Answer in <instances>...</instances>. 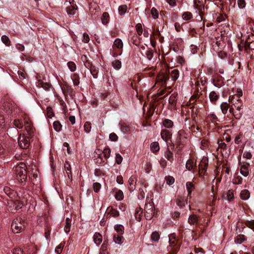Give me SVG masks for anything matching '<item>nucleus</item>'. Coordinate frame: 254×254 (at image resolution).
<instances>
[{
	"label": "nucleus",
	"instance_id": "obj_42",
	"mask_svg": "<svg viewBox=\"0 0 254 254\" xmlns=\"http://www.w3.org/2000/svg\"><path fill=\"white\" fill-rule=\"evenodd\" d=\"M127 5H122L119 7V12L121 15H123L127 12Z\"/></svg>",
	"mask_w": 254,
	"mask_h": 254
},
{
	"label": "nucleus",
	"instance_id": "obj_56",
	"mask_svg": "<svg viewBox=\"0 0 254 254\" xmlns=\"http://www.w3.org/2000/svg\"><path fill=\"white\" fill-rule=\"evenodd\" d=\"M84 127L86 132H89L91 128V124L89 122H86L84 124Z\"/></svg>",
	"mask_w": 254,
	"mask_h": 254
},
{
	"label": "nucleus",
	"instance_id": "obj_46",
	"mask_svg": "<svg viewBox=\"0 0 254 254\" xmlns=\"http://www.w3.org/2000/svg\"><path fill=\"white\" fill-rule=\"evenodd\" d=\"M227 199L229 201H231L234 199V191L232 190H229L226 194Z\"/></svg>",
	"mask_w": 254,
	"mask_h": 254
},
{
	"label": "nucleus",
	"instance_id": "obj_43",
	"mask_svg": "<svg viewBox=\"0 0 254 254\" xmlns=\"http://www.w3.org/2000/svg\"><path fill=\"white\" fill-rule=\"evenodd\" d=\"M112 65L114 68L119 69L121 68L122 63L120 61L116 60L112 62Z\"/></svg>",
	"mask_w": 254,
	"mask_h": 254
},
{
	"label": "nucleus",
	"instance_id": "obj_27",
	"mask_svg": "<svg viewBox=\"0 0 254 254\" xmlns=\"http://www.w3.org/2000/svg\"><path fill=\"white\" fill-rule=\"evenodd\" d=\"M151 150L152 152H158L160 149L159 145L158 142H153L150 145Z\"/></svg>",
	"mask_w": 254,
	"mask_h": 254
},
{
	"label": "nucleus",
	"instance_id": "obj_39",
	"mask_svg": "<svg viewBox=\"0 0 254 254\" xmlns=\"http://www.w3.org/2000/svg\"><path fill=\"white\" fill-rule=\"evenodd\" d=\"M186 187L188 190V195H190L194 188L193 184L191 182H187L186 183Z\"/></svg>",
	"mask_w": 254,
	"mask_h": 254
},
{
	"label": "nucleus",
	"instance_id": "obj_45",
	"mask_svg": "<svg viewBox=\"0 0 254 254\" xmlns=\"http://www.w3.org/2000/svg\"><path fill=\"white\" fill-rule=\"evenodd\" d=\"M3 190L5 194H6L8 196L10 197H12V195L14 192L13 190L10 189L9 187H5L3 189Z\"/></svg>",
	"mask_w": 254,
	"mask_h": 254
},
{
	"label": "nucleus",
	"instance_id": "obj_37",
	"mask_svg": "<svg viewBox=\"0 0 254 254\" xmlns=\"http://www.w3.org/2000/svg\"><path fill=\"white\" fill-rule=\"evenodd\" d=\"M192 17V14L191 12L187 11L183 13L182 14V18L184 20H189Z\"/></svg>",
	"mask_w": 254,
	"mask_h": 254
},
{
	"label": "nucleus",
	"instance_id": "obj_62",
	"mask_svg": "<svg viewBox=\"0 0 254 254\" xmlns=\"http://www.w3.org/2000/svg\"><path fill=\"white\" fill-rule=\"evenodd\" d=\"M109 213L114 217H118L119 216V211L113 208H111L110 210Z\"/></svg>",
	"mask_w": 254,
	"mask_h": 254
},
{
	"label": "nucleus",
	"instance_id": "obj_8",
	"mask_svg": "<svg viewBox=\"0 0 254 254\" xmlns=\"http://www.w3.org/2000/svg\"><path fill=\"white\" fill-rule=\"evenodd\" d=\"M179 249V246L175 240H170V245L168 247V251L172 254H175Z\"/></svg>",
	"mask_w": 254,
	"mask_h": 254
},
{
	"label": "nucleus",
	"instance_id": "obj_23",
	"mask_svg": "<svg viewBox=\"0 0 254 254\" xmlns=\"http://www.w3.org/2000/svg\"><path fill=\"white\" fill-rule=\"evenodd\" d=\"M71 225V220L69 218H66L65 219V224L64 227V230L66 233L69 232L70 230V226Z\"/></svg>",
	"mask_w": 254,
	"mask_h": 254
},
{
	"label": "nucleus",
	"instance_id": "obj_44",
	"mask_svg": "<svg viewBox=\"0 0 254 254\" xmlns=\"http://www.w3.org/2000/svg\"><path fill=\"white\" fill-rule=\"evenodd\" d=\"M65 245V242L61 243L59 246H58L55 249V252L58 254H60L62 250Z\"/></svg>",
	"mask_w": 254,
	"mask_h": 254
},
{
	"label": "nucleus",
	"instance_id": "obj_16",
	"mask_svg": "<svg viewBox=\"0 0 254 254\" xmlns=\"http://www.w3.org/2000/svg\"><path fill=\"white\" fill-rule=\"evenodd\" d=\"M64 169L66 171V173L67 175L68 178L71 180L72 179V174L71 171V167L68 161H65L64 165Z\"/></svg>",
	"mask_w": 254,
	"mask_h": 254
},
{
	"label": "nucleus",
	"instance_id": "obj_58",
	"mask_svg": "<svg viewBox=\"0 0 254 254\" xmlns=\"http://www.w3.org/2000/svg\"><path fill=\"white\" fill-rule=\"evenodd\" d=\"M2 42L6 45L8 46L10 44V40L9 38L6 35H2L1 38Z\"/></svg>",
	"mask_w": 254,
	"mask_h": 254
},
{
	"label": "nucleus",
	"instance_id": "obj_4",
	"mask_svg": "<svg viewBox=\"0 0 254 254\" xmlns=\"http://www.w3.org/2000/svg\"><path fill=\"white\" fill-rule=\"evenodd\" d=\"M33 137L27 135H20L18 142L19 146L22 149H27L29 147L30 140Z\"/></svg>",
	"mask_w": 254,
	"mask_h": 254
},
{
	"label": "nucleus",
	"instance_id": "obj_38",
	"mask_svg": "<svg viewBox=\"0 0 254 254\" xmlns=\"http://www.w3.org/2000/svg\"><path fill=\"white\" fill-rule=\"evenodd\" d=\"M114 46L118 49L122 48L123 46L122 41L120 39H116L114 43Z\"/></svg>",
	"mask_w": 254,
	"mask_h": 254
},
{
	"label": "nucleus",
	"instance_id": "obj_22",
	"mask_svg": "<svg viewBox=\"0 0 254 254\" xmlns=\"http://www.w3.org/2000/svg\"><path fill=\"white\" fill-rule=\"evenodd\" d=\"M124 238L121 235H114L113 237V241L114 242L119 245H121L124 241Z\"/></svg>",
	"mask_w": 254,
	"mask_h": 254
},
{
	"label": "nucleus",
	"instance_id": "obj_59",
	"mask_svg": "<svg viewBox=\"0 0 254 254\" xmlns=\"http://www.w3.org/2000/svg\"><path fill=\"white\" fill-rule=\"evenodd\" d=\"M47 115L49 118H52L54 116V114L53 109L51 107H48L47 108Z\"/></svg>",
	"mask_w": 254,
	"mask_h": 254
},
{
	"label": "nucleus",
	"instance_id": "obj_11",
	"mask_svg": "<svg viewBox=\"0 0 254 254\" xmlns=\"http://www.w3.org/2000/svg\"><path fill=\"white\" fill-rule=\"evenodd\" d=\"M136 183V177L134 176H131L128 180V190L130 191H132L135 189Z\"/></svg>",
	"mask_w": 254,
	"mask_h": 254
},
{
	"label": "nucleus",
	"instance_id": "obj_28",
	"mask_svg": "<svg viewBox=\"0 0 254 254\" xmlns=\"http://www.w3.org/2000/svg\"><path fill=\"white\" fill-rule=\"evenodd\" d=\"M71 79L73 81V84L75 86H77L79 85V77L78 74L73 73L71 76Z\"/></svg>",
	"mask_w": 254,
	"mask_h": 254
},
{
	"label": "nucleus",
	"instance_id": "obj_30",
	"mask_svg": "<svg viewBox=\"0 0 254 254\" xmlns=\"http://www.w3.org/2000/svg\"><path fill=\"white\" fill-rule=\"evenodd\" d=\"M115 229L119 235H122L124 233V227L121 224H117L114 227Z\"/></svg>",
	"mask_w": 254,
	"mask_h": 254
},
{
	"label": "nucleus",
	"instance_id": "obj_2",
	"mask_svg": "<svg viewBox=\"0 0 254 254\" xmlns=\"http://www.w3.org/2000/svg\"><path fill=\"white\" fill-rule=\"evenodd\" d=\"M25 221L21 218L15 219L11 224V229L13 233H18L23 230L25 226Z\"/></svg>",
	"mask_w": 254,
	"mask_h": 254
},
{
	"label": "nucleus",
	"instance_id": "obj_19",
	"mask_svg": "<svg viewBox=\"0 0 254 254\" xmlns=\"http://www.w3.org/2000/svg\"><path fill=\"white\" fill-rule=\"evenodd\" d=\"M77 8V7L76 5L73 6L70 5L69 6L67 7L66 12L68 15L69 16H72L74 15L76 13V10Z\"/></svg>",
	"mask_w": 254,
	"mask_h": 254
},
{
	"label": "nucleus",
	"instance_id": "obj_51",
	"mask_svg": "<svg viewBox=\"0 0 254 254\" xmlns=\"http://www.w3.org/2000/svg\"><path fill=\"white\" fill-rule=\"evenodd\" d=\"M243 115V112L241 111V110L238 111L236 110V111L234 112V113L233 115L234 118H235L236 120H239Z\"/></svg>",
	"mask_w": 254,
	"mask_h": 254
},
{
	"label": "nucleus",
	"instance_id": "obj_20",
	"mask_svg": "<svg viewBox=\"0 0 254 254\" xmlns=\"http://www.w3.org/2000/svg\"><path fill=\"white\" fill-rule=\"evenodd\" d=\"M240 197L243 200H246L250 197V192L248 190H243L240 193Z\"/></svg>",
	"mask_w": 254,
	"mask_h": 254
},
{
	"label": "nucleus",
	"instance_id": "obj_25",
	"mask_svg": "<svg viewBox=\"0 0 254 254\" xmlns=\"http://www.w3.org/2000/svg\"><path fill=\"white\" fill-rule=\"evenodd\" d=\"M169 74H170L172 80L173 81L176 80L179 76V72L176 69L172 70L170 72H169Z\"/></svg>",
	"mask_w": 254,
	"mask_h": 254
},
{
	"label": "nucleus",
	"instance_id": "obj_32",
	"mask_svg": "<svg viewBox=\"0 0 254 254\" xmlns=\"http://www.w3.org/2000/svg\"><path fill=\"white\" fill-rule=\"evenodd\" d=\"M165 156L166 158L169 161L172 162L173 159V153L168 148L167 150L165 153Z\"/></svg>",
	"mask_w": 254,
	"mask_h": 254
},
{
	"label": "nucleus",
	"instance_id": "obj_6",
	"mask_svg": "<svg viewBox=\"0 0 254 254\" xmlns=\"http://www.w3.org/2000/svg\"><path fill=\"white\" fill-rule=\"evenodd\" d=\"M208 159L203 157L198 165V173L200 176H203L205 172L206 171V167L208 165Z\"/></svg>",
	"mask_w": 254,
	"mask_h": 254
},
{
	"label": "nucleus",
	"instance_id": "obj_33",
	"mask_svg": "<svg viewBox=\"0 0 254 254\" xmlns=\"http://www.w3.org/2000/svg\"><path fill=\"white\" fill-rule=\"evenodd\" d=\"M163 126L166 128H171L173 126V122L169 119H165L163 122Z\"/></svg>",
	"mask_w": 254,
	"mask_h": 254
},
{
	"label": "nucleus",
	"instance_id": "obj_17",
	"mask_svg": "<svg viewBox=\"0 0 254 254\" xmlns=\"http://www.w3.org/2000/svg\"><path fill=\"white\" fill-rule=\"evenodd\" d=\"M198 217L195 214L190 215L188 219V222L190 225H196L198 224Z\"/></svg>",
	"mask_w": 254,
	"mask_h": 254
},
{
	"label": "nucleus",
	"instance_id": "obj_7",
	"mask_svg": "<svg viewBox=\"0 0 254 254\" xmlns=\"http://www.w3.org/2000/svg\"><path fill=\"white\" fill-rule=\"evenodd\" d=\"M24 126L27 133V135L33 137L34 134L35 128L33 127L31 121L27 119H25Z\"/></svg>",
	"mask_w": 254,
	"mask_h": 254
},
{
	"label": "nucleus",
	"instance_id": "obj_21",
	"mask_svg": "<svg viewBox=\"0 0 254 254\" xmlns=\"http://www.w3.org/2000/svg\"><path fill=\"white\" fill-rule=\"evenodd\" d=\"M176 203L177 205L180 207L185 206V204L187 203V202L185 200V198L183 196L178 195L177 198Z\"/></svg>",
	"mask_w": 254,
	"mask_h": 254
},
{
	"label": "nucleus",
	"instance_id": "obj_3",
	"mask_svg": "<svg viewBox=\"0 0 254 254\" xmlns=\"http://www.w3.org/2000/svg\"><path fill=\"white\" fill-rule=\"evenodd\" d=\"M242 96V92L241 91L238 94H235L232 97H230L229 101L231 102L232 106L236 108V110L239 111L243 108V103L240 99V97Z\"/></svg>",
	"mask_w": 254,
	"mask_h": 254
},
{
	"label": "nucleus",
	"instance_id": "obj_49",
	"mask_svg": "<svg viewBox=\"0 0 254 254\" xmlns=\"http://www.w3.org/2000/svg\"><path fill=\"white\" fill-rule=\"evenodd\" d=\"M53 127L56 131H59L61 130L62 126L60 122L55 121L53 123Z\"/></svg>",
	"mask_w": 254,
	"mask_h": 254
},
{
	"label": "nucleus",
	"instance_id": "obj_35",
	"mask_svg": "<svg viewBox=\"0 0 254 254\" xmlns=\"http://www.w3.org/2000/svg\"><path fill=\"white\" fill-rule=\"evenodd\" d=\"M121 129L123 132L126 133L130 130V127L127 123H124L121 125Z\"/></svg>",
	"mask_w": 254,
	"mask_h": 254
},
{
	"label": "nucleus",
	"instance_id": "obj_61",
	"mask_svg": "<svg viewBox=\"0 0 254 254\" xmlns=\"http://www.w3.org/2000/svg\"><path fill=\"white\" fill-rule=\"evenodd\" d=\"M218 147L221 149H223V150H226L227 148V146L226 144L222 142V141H221L220 142L218 140Z\"/></svg>",
	"mask_w": 254,
	"mask_h": 254
},
{
	"label": "nucleus",
	"instance_id": "obj_50",
	"mask_svg": "<svg viewBox=\"0 0 254 254\" xmlns=\"http://www.w3.org/2000/svg\"><path fill=\"white\" fill-rule=\"evenodd\" d=\"M165 180L166 181V183L168 185L170 186L174 184L175 182V179L170 176H168L165 177Z\"/></svg>",
	"mask_w": 254,
	"mask_h": 254
},
{
	"label": "nucleus",
	"instance_id": "obj_53",
	"mask_svg": "<svg viewBox=\"0 0 254 254\" xmlns=\"http://www.w3.org/2000/svg\"><path fill=\"white\" fill-rule=\"evenodd\" d=\"M67 65L70 69V70L72 72L76 70V65L74 62H69L67 63Z\"/></svg>",
	"mask_w": 254,
	"mask_h": 254
},
{
	"label": "nucleus",
	"instance_id": "obj_29",
	"mask_svg": "<svg viewBox=\"0 0 254 254\" xmlns=\"http://www.w3.org/2000/svg\"><path fill=\"white\" fill-rule=\"evenodd\" d=\"M218 95L215 91H212L209 94V99L211 102L215 103L218 99Z\"/></svg>",
	"mask_w": 254,
	"mask_h": 254
},
{
	"label": "nucleus",
	"instance_id": "obj_52",
	"mask_svg": "<svg viewBox=\"0 0 254 254\" xmlns=\"http://www.w3.org/2000/svg\"><path fill=\"white\" fill-rule=\"evenodd\" d=\"M14 125L15 127L19 128H22L23 127V123L21 120H15L14 121Z\"/></svg>",
	"mask_w": 254,
	"mask_h": 254
},
{
	"label": "nucleus",
	"instance_id": "obj_48",
	"mask_svg": "<svg viewBox=\"0 0 254 254\" xmlns=\"http://www.w3.org/2000/svg\"><path fill=\"white\" fill-rule=\"evenodd\" d=\"M177 94L176 93H173L169 98V103L170 104H174L177 101Z\"/></svg>",
	"mask_w": 254,
	"mask_h": 254
},
{
	"label": "nucleus",
	"instance_id": "obj_60",
	"mask_svg": "<svg viewBox=\"0 0 254 254\" xmlns=\"http://www.w3.org/2000/svg\"><path fill=\"white\" fill-rule=\"evenodd\" d=\"M136 31L139 35H141L142 34L143 30L142 25L140 23H137L135 26Z\"/></svg>",
	"mask_w": 254,
	"mask_h": 254
},
{
	"label": "nucleus",
	"instance_id": "obj_41",
	"mask_svg": "<svg viewBox=\"0 0 254 254\" xmlns=\"http://www.w3.org/2000/svg\"><path fill=\"white\" fill-rule=\"evenodd\" d=\"M38 175L36 174H33L32 176L30 177V181L33 185H36L39 182V179H38Z\"/></svg>",
	"mask_w": 254,
	"mask_h": 254
},
{
	"label": "nucleus",
	"instance_id": "obj_55",
	"mask_svg": "<svg viewBox=\"0 0 254 254\" xmlns=\"http://www.w3.org/2000/svg\"><path fill=\"white\" fill-rule=\"evenodd\" d=\"M89 70H90V73L92 74L93 77L94 78H96L97 75L98 74V71L96 69V67L95 66L93 65V66L91 68H90Z\"/></svg>",
	"mask_w": 254,
	"mask_h": 254
},
{
	"label": "nucleus",
	"instance_id": "obj_54",
	"mask_svg": "<svg viewBox=\"0 0 254 254\" xmlns=\"http://www.w3.org/2000/svg\"><path fill=\"white\" fill-rule=\"evenodd\" d=\"M152 16L154 19H157L158 17V12L156 8L152 7L151 10Z\"/></svg>",
	"mask_w": 254,
	"mask_h": 254
},
{
	"label": "nucleus",
	"instance_id": "obj_18",
	"mask_svg": "<svg viewBox=\"0 0 254 254\" xmlns=\"http://www.w3.org/2000/svg\"><path fill=\"white\" fill-rule=\"evenodd\" d=\"M93 240L95 244L99 246L102 242V236L99 233H95L93 236Z\"/></svg>",
	"mask_w": 254,
	"mask_h": 254
},
{
	"label": "nucleus",
	"instance_id": "obj_34",
	"mask_svg": "<svg viewBox=\"0 0 254 254\" xmlns=\"http://www.w3.org/2000/svg\"><path fill=\"white\" fill-rule=\"evenodd\" d=\"M160 239V235L157 232H154L152 233L151 235V239L152 241L155 242H157Z\"/></svg>",
	"mask_w": 254,
	"mask_h": 254
},
{
	"label": "nucleus",
	"instance_id": "obj_57",
	"mask_svg": "<svg viewBox=\"0 0 254 254\" xmlns=\"http://www.w3.org/2000/svg\"><path fill=\"white\" fill-rule=\"evenodd\" d=\"M103 154L106 159L109 158L111 154L110 149L109 148H105L103 151Z\"/></svg>",
	"mask_w": 254,
	"mask_h": 254
},
{
	"label": "nucleus",
	"instance_id": "obj_47",
	"mask_svg": "<svg viewBox=\"0 0 254 254\" xmlns=\"http://www.w3.org/2000/svg\"><path fill=\"white\" fill-rule=\"evenodd\" d=\"M207 119H209L213 123H216L219 121L217 117L214 114H210L207 116Z\"/></svg>",
	"mask_w": 254,
	"mask_h": 254
},
{
	"label": "nucleus",
	"instance_id": "obj_9",
	"mask_svg": "<svg viewBox=\"0 0 254 254\" xmlns=\"http://www.w3.org/2000/svg\"><path fill=\"white\" fill-rule=\"evenodd\" d=\"M161 136L163 140L167 142L169 139L171 138L172 133L170 131L166 129H164L161 131Z\"/></svg>",
	"mask_w": 254,
	"mask_h": 254
},
{
	"label": "nucleus",
	"instance_id": "obj_26",
	"mask_svg": "<svg viewBox=\"0 0 254 254\" xmlns=\"http://www.w3.org/2000/svg\"><path fill=\"white\" fill-rule=\"evenodd\" d=\"M109 19L110 16L109 13L107 12H104L101 16L102 23L103 24H107L109 22Z\"/></svg>",
	"mask_w": 254,
	"mask_h": 254
},
{
	"label": "nucleus",
	"instance_id": "obj_13",
	"mask_svg": "<svg viewBox=\"0 0 254 254\" xmlns=\"http://www.w3.org/2000/svg\"><path fill=\"white\" fill-rule=\"evenodd\" d=\"M183 131L182 130H180L178 133V136L177 138V147H180L181 145L183 144L184 141L186 138L185 136H183Z\"/></svg>",
	"mask_w": 254,
	"mask_h": 254
},
{
	"label": "nucleus",
	"instance_id": "obj_24",
	"mask_svg": "<svg viewBox=\"0 0 254 254\" xmlns=\"http://www.w3.org/2000/svg\"><path fill=\"white\" fill-rule=\"evenodd\" d=\"M230 105L227 102H223L220 105L221 111L224 115H226L227 114Z\"/></svg>",
	"mask_w": 254,
	"mask_h": 254
},
{
	"label": "nucleus",
	"instance_id": "obj_63",
	"mask_svg": "<svg viewBox=\"0 0 254 254\" xmlns=\"http://www.w3.org/2000/svg\"><path fill=\"white\" fill-rule=\"evenodd\" d=\"M146 55L147 58L149 60H151L152 59L153 57V50H151V49H149L148 50H147L146 53Z\"/></svg>",
	"mask_w": 254,
	"mask_h": 254
},
{
	"label": "nucleus",
	"instance_id": "obj_40",
	"mask_svg": "<svg viewBox=\"0 0 254 254\" xmlns=\"http://www.w3.org/2000/svg\"><path fill=\"white\" fill-rule=\"evenodd\" d=\"M115 197L118 200H122L124 198V194L121 190H117L115 194Z\"/></svg>",
	"mask_w": 254,
	"mask_h": 254
},
{
	"label": "nucleus",
	"instance_id": "obj_64",
	"mask_svg": "<svg viewBox=\"0 0 254 254\" xmlns=\"http://www.w3.org/2000/svg\"><path fill=\"white\" fill-rule=\"evenodd\" d=\"M94 191L98 192L101 189V185L98 183H94L93 184Z\"/></svg>",
	"mask_w": 254,
	"mask_h": 254
},
{
	"label": "nucleus",
	"instance_id": "obj_5",
	"mask_svg": "<svg viewBox=\"0 0 254 254\" xmlns=\"http://www.w3.org/2000/svg\"><path fill=\"white\" fill-rule=\"evenodd\" d=\"M144 216L147 220H150L155 213L153 205L151 203L146 204L144 207Z\"/></svg>",
	"mask_w": 254,
	"mask_h": 254
},
{
	"label": "nucleus",
	"instance_id": "obj_10",
	"mask_svg": "<svg viewBox=\"0 0 254 254\" xmlns=\"http://www.w3.org/2000/svg\"><path fill=\"white\" fill-rule=\"evenodd\" d=\"M250 164L248 163H244L241 167L240 173L244 177H247L249 174Z\"/></svg>",
	"mask_w": 254,
	"mask_h": 254
},
{
	"label": "nucleus",
	"instance_id": "obj_1",
	"mask_svg": "<svg viewBox=\"0 0 254 254\" xmlns=\"http://www.w3.org/2000/svg\"><path fill=\"white\" fill-rule=\"evenodd\" d=\"M26 164L20 162L13 167V171L16 176L17 180L22 186L26 184L27 181V171Z\"/></svg>",
	"mask_w": 254,
	"mask_h": 254
},
{
	"label": "nucleus",
	"instance_id": "obj_12",
	"mask_svg": "<svg viewBox=\"0 0 254 254\" xmlns=\"http://www.w3.org/2000/svg\"><path fill=\"white\" fill-rule=\"evenodd\" d=\"M169 77L167 73L162 72L160 73L156 78L157 82H160L163 84H165L166 81L169 79Z\"/></svg>",
	"mask_w": 254,
	"mask_h": 254
},
{
	"label": "nucleus",
	"instance_id": "obj_15",
	"mask_svg": "<svg viewBox=\"0 0 254 254\" xmlns=\"http://www.w3.org/2000/svg\"><path fill=\"white\" fill-rule=\"evenodd\" d=\"M81 59L84 63L85 66L88 69H90L93 66L92 63L89 60L86 56L83 55L81 57Z\"/></svg>",
	"mask_w": 254,
	"mask_h": 254
},
{
	"label": "nucleus",
	"instance_id": "obj_14",
	"mask_svg": "<svg viewBox=\"0 0 254 254\" xmlns=\"http://www.w3.org/2000/svg\"><path fill=\"white\" fill-rule=\"evenodd\" d=\"M186 167L189 171L196 170V162L194 163L193 160L189 159L186 163Z\"/></svg>",
	"mask_w": 254,
	"mask_h": 254
},
{
	"label": "nucleus",
	"instance_id": "obj_31",
	"mask_svg": "<svg viewBox=\"0 0 254 254\" xmlns=\"http://www.w3.org/2000/svg\"><path fill=\"white\" fill-rule=\"evenodd\" d=\"M142 211L141 210L140 208H137L135 210V213L134 214V217L136 221H140L141 219V213Z\"/></svg>",
	"mask_w": 254,
	"mask_h": 254
},
{
	"label": "nucleus",
	"instance_id": "obj_36",
	"mask_svg": "<svg viewBox=\"0 0 254 254\" xmlns=\"http://www.w3.org/2000/svg\"><path fill=\"white\" fill-rule=\"evenodd\" d=\"M245 237L243 235H239L235 239L236 244H241L245 240Z\"/></svg>",
	"mask_w": 254,
	"mask_h": 254
}]
</instances>
